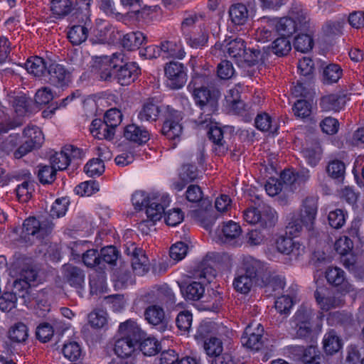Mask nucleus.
<instances>
[{
    "label": "nucleus",
    "instance_id": "1",
    "mask_svg": "<svg viewBox=\"0 0 364 364\" xmlns=\"http://www.w3.org/2000/svg\"><path fill=\"white\" fill-rule=\"evenodd\" d=\"M213 75L208 68H198L193 69L191 80L188 89L191 92L194 102L205 114L204 119L200 117L198 123L200 125L211 123V115L218 109V100L220 94L218 90L208 88L213 84Z\"/></svg>",
    "mask_w": 364,
    "mask_h": 364
},
{
    "label": "nucleus",
    "instance_id": "2",
    "mask_svg": "<svg viewBox=\"0 0 364 364\" xmlns=\"http://www.w3.org/2000/svg\"><path fill=\"white\" fill-rule=\"evenodd\" d=\"M118 332L119 338L114 343V353L117 357L129 358L139 349V343L144 338L145 333L133 320L122 323Z\"/></svg>",
    "mask_w": 364,
    "mask_h": 364
},
{
    "label": "nucleus",
    "instance_id": "3",
    "mask_svg": "<svg viewBox=\"0 0 364 364\" xmlns=\"http://www.w3.org/2000/svg\"><path fill=\"white\" fill-rule=\"evenodd\" d=\"M53 228V223L48 220L41 221L36 217H29L23 221L20 238L25 243L32 244L48 236Z\"/></svg>",
    "mask_w": 364,
    "mask_h": 364
},
{
    "label": "nucleus",
    "instance_id": "4",
    "mask_svg": "<svg viewBox=\"0 0 364 364\" xmlns=\"http://www.w3.org/2000/svg\"><path fill=\"white\" fill-rule=\"evenodd\" d=\"M114 80L122 86L128 85L138 77L140 68L135 62H129L125 55L121 52L117 53L115 58Z\"/></svg>",
    "mask_w": 364,
    "mask_h": 364
},
{
    "label": "nucleus",
    "instance_id": "5",
    "mask_svg": "<svg viewBox=\"0 0 364 364\" xmlns=\"http://www.w3.org/2000/svg\"><path fill=\"white\" fill-rule=\"evenodd\" d=\"M317 200L314 197L306 198L301 205L300 213L297 218L293 219L289 223L291 228H294L295 232H300L303 226L308 230L313 228L316 214Z\"/></svg>",
    "mask_w": 364,
    "mask_h": 364
},
{
    "label": "nucleus",
    "instance_id": "6",
    "mask_svg": "<svg viewBox=\"0 0 364 364\" xmlns=\"http://www.w3.org/2000/svg\"><path fill=\"white\" fill-rule=\"evenodd\" d=\"M24 142L14 151L16 159H21L33 149L39 148L44 141L42 131L36 125H28L23 132Z\"/></svg>",
    "mask_w": 364,
    "mask_h": 364
},
{
    "label": "nucleus",
    "instance_id": "7",
    "mask_svg": "<svg viewBox=\"0 0 364 364\" xmlns=\"http://www.w3.org/2000/svg\"><path fill=\"white\" fill-rule=\"evenodd\" d=\"M21 261L17 259L14 266L18 269L17 271L19 274V279L14 282V289L20 291L21 290L22 296L25 298L26 294H28V289L31 282L38 281V271L37 268L33 264L25 262L21 266Z\"/></svg>",
    "mask_w": 364,
    "mask_h": 364
},
{
    "label": "nucleus",
    "instance_id": "8",
    "mask_svg": "<svg viewBox=\"0 0 364 364\" xmlns=\"http://www.w3.org/2000/svg\"><path fill=\"white\" fill-rule=\"evenodd\" d=\"M117 53L111 56L102 55L94 57L91 65L92 73L102 81L112 82L114 80L115 60Z\"/></svg>",
    "mask_w": 364,
    "mask_h": 364
},
{
    "label": "nucleus",
    "instance_id": "9",
    "mask_svg": "<svg viewBox=\"0 0 364 364\" xmlns=\"http://www.w3.org/2000/svg\"><path fill=\"white\" fill-rule=\"evenodd\" d=\"M165 75L167 77V85L172 90L181 88L186 82V69L183 63L171 61L164 67Z\"/></svg>",
    "mask_w": 364,
    "mask_h": 364
},
{
    "label": "nucleus",
    "instance_id": "10",
    "mask_svg": "<svg viewBox=\"0 0 364 364\" xmlns=\"http://www.w3.org/2000/svg\"><path fill=\"white\" fill-rule=\"evenodd\" d=\"M242 269L254 278L255 282L267 281L269 277L271 269L263 262L251 256L243 257L242 263Z\"/></svg>",
    "mask_w": 364,
    "mask_h": 364
},
{
    "label": "nucleus",
    "instance_id": "11",
    "mask_svg": "<svg viewBox=\"0 0 364 364\" xmlns=\"http://www.w3.org/2000/svg\"><path fill=\"white\" fill-rule=\"evenodd\" d=\"M182 119L179 112L167 106L165 111V121L162 127V133L169 139H176L178 138L183 131V127L180 123Z\"/></svg>",
    "mask_w": 364,
    "mask_h": 364
},
{
    "label": "nucleus",
    "instance_id": "12",
    "mask_svg": "<svg viewBox=\"0 0 364 364\" xmlns=\"http://www.w3.org/2000/svg\"><path fill=\"white\" fill-rule=\"evenodd\" d=\"M256 12V4L254 1H248L245 3H235L232 4L228 10L231 21L235 24L242 26L245 24L250 17Z\"/></svg>",
    "mask_w": 364,
    "mask_h": 364
},
{
    "label": "nucleus",
    "instance_id": "13",
    "mask_svg": "<svg viewBox=\"0 0 364 364\" xmlns=\"http://www.w3.org/2000/svg\"><path fill=\"white\" fill-rule=\"evenodd\" d=\"M263 327L259 323L248 325L241 337L242 345L251 350H259L263 344Z\"/></svg>",
    "mask_w": 364,
    "mask_h": 364
},
{
    "label": "nucleus",
    "instance_id": "14",
    "mask_svg": "<svg viewBox=\"0 0 364 364\" xmlns=\"http://www.w3.org/2000/svg\"><path fill=\"white\" fill-rule=\"evenodd\" d=\"M46 80L56 87H64L71 81V74L63 65L51 63L48 65Z\"/></svg>",
    "mask_w": 364,
    "mask_h": 364
},
{
    "label": "nucleus",
    "instance_id": "15",
    "mask_svg": "<svg viewBox=\"0 0 364 364\" xmlns=\"http://www.w3.org/2000/svg\"><path fill=\"white\" fill-rule=\"evenodd\" d=\"M314 298L319 308L324 311L340 307L343 304V300L340 296L331 295L328 288L325 287L316 289Z\"/></svg>",
    "mask_w": 364,
    "mask_h": 364
},
{
    "label": "nucleus",
    "instance_id": "16",
    "mask_svg": "<svg viewBox=\"0 0 364 364\" xmlns=\"http://www.w3.org/2000/svg\"><path fill=\"white\" fill-rule=\"evenodd\" d=\"M327 282L334 287H338L341 294H346L353 290V286L346 279L345 272L337 267H329L326 271Z\"/></svg>",
    "mask_w": 364,
    "mask_h": 364
},
{
    "label": "nucleus",
    "instance_id": "17",
    "mask_svg": "<svg viewBox=\"0 0 364 364\" xmlns=\"http://www.w3.org/2000/svg\"><path fill=\"white\" fill-rule=\"evenodd\" d=\"M124 136L126 139L139 145L145 144L150 138L149 133L145 128L135 124L124 127Z\"/></svg>",
    "mask_w": 364,
    "mask_h": 364
},
{
    "label": "nucleus",
    "instance_id": "18",
    "mask_svg": "<svg viewBox=\"0 0 364 364\" xmlns=\"http://www.w3.org/2000/svg\"><path fill=\"white\" fill-rule=\"evenodd\" d=\"M63 274L65 280L70 286L81 288L84 284L85 274L83 271L77 267L70 264L63 265Z\"/></svg>",
    "mask_w": 364,
    "mask_h": 364
},
{
    "label": "nucleus",
    "instance_id": "19",
    "mask_svg": "<svg viewBox=\"0 0 364 364\" xmlns=\"http://www.w3.org/2000/svg\"><path fill=\"white\" fill-rule=\"evenodd\" d=\"M208 136L213 144V151L217 155L222 156L227 153L228 146L224 139L223 131L220 127L211 126L208 132Z\"/></svg>",
    "mask_w": 364,
    "mask_h": 364
},
{
    "label": "nucleus",
    "instance_id": "20",
    "mask_svg": "<svg viewBox=\"0 0 364 364\" xmlns=\"http://www.w3.org/2000/svg\"><path fill=\"white\" fill-rule=\"evenodd\" d=\"M161 112L160 106L154 103L153 100H149L143 104L137 117L141 122H156Z\"/></svg>",
    "mask_w": 364,
    "mask_h": 364
},
{
    "label": "nucleus",
    "instance_id": "21",
    "mask_svg": "<svg viewBox=\"0 0 364 364\" xmlns=\"http://www.w3.org/2000/svg\"><path fill=\"white\" fill-rule=\"evenodd\" d=\"M90 132L92 136L98 139L111 140L115 134L114 129L100 119H95L92 122Z\"/></svg>",
    "mask_w": 364,
    "mask_h": 364
},
{
    "label": "nucleus",
    "instance_id": "22",
    "mask_svg": "<svg viewBox=\"0 0 364 364\" xmlns=\"http://www.w3.org/2000/svg\"><path fill=\"white\" fill-rule=\"evenodd\" d=\"M322 149L319 143L314 142L309 146L304 147L301 154L307 164L315 167L321 161L322 156Z\"/></svg>",
    "mask_w": 364,
    "mask_h": 364
},
{
    "label": "nucleus",
    "instance_id": "23",
    "mask_svg": "<svg viewBox=\"0 0 364 364\" xmlns=\"http://www.w3.org/2000/svg\"><path fill=\"white\" fill-rule=\"evenodd\" d=\"M272 19L276 31L283 36H289L297 31V23L291 16Z\"/></svg>",
    "mask_w": 364,
    "mask_h": 364
},
{
    "label": "nucleus",
    "instance_id": "24",
    "mask_svg": "<svg viewBox=\"0 0 364 364\" xmlns=\"http://www.w3.org/2000/svg\"><path fill=\"white\" fill-rule=\"evenodd\" d=\"M345 104L344 97L334 94L323 97L320 102L322 109L326 112H338L344 107Z\"/></svg>",
    "mask_w": 364,
    "mask_h": 364
},
{
    "label": "nucleus",
    "instance_id": "25",
    "mask_svg": "<svg viewBox=\"0 0 364 364\" xmlns=\"http://www.w3.org/2000/svg\"><path fill=\"white\" fill-rule=\"evenodd\" d=\"M187 44L193 48H203L208 41V32L206 29L200 28L199 32L187 33L185 35Z\"/></svg>",
    "mask_w": 364,
    "mask_h": 364
},
{
    "label": "nucleus",
    "instance_id": "26",
    "mask_svg": "<svg viewBox=\"0 0 364 364\" xmlns=\"http://www.w3.org/2000/svg\"><path fill=\"white\" fill-rule=\"evenodd\" d=\"M146 37L141 31L130 32L124 35L122 46L128 50L138 49L145 41Z\"/></svg>",
    "mask_w": 364,
    "mask_h": 364
},
{
    "label": "nucleus",
    "instance_id": "27",
    "mask_svg": "<svg viewBox=\"0 0 364 364\" xmlns=\"http://www.w3.org/2000/svg\"><path fill=\"white\" fill-rule=\"evenodd\" d=\"M25 65L28 72L36 77H41L48 73V63L38 56L28 58Z\"/></svg>",
    "mask_w": 364,
    "mask_h": 364
},
{
    "label": "nucleus",
    "instance_id": "28",
    "mask_svg": "<svg viewBox=\"0 0 364 364\" xmlns=\"http://www.w3.org/2000/svg\"><path fill=\"white\" fill-rule=\"evenodd\" d=\"M242 232L241 227L232 220L224 223L218 236L224 242L237 238Z\"/></svg>",
    "mask_w": 364,
    "mask_h": 364
},
{
    "label": "nucleus",
    "instance_id": "29",
    "mask_svg": "<svg viewBox=\"0 0 364 364\" xmlns=\"http://www.w3.org/2000/svg\"><path fill=\"white\" fill-rule=\"evenodd\" d=\"M261 22L265 25L257 29L255 38L258 41L264 43L272 39L276 30L272 18L263 17L261 18Z\"/></svg>",
    "mask_w": 364,
    "mask_h": 364
},
{
    "label": "nucleus",
    "instance_id": "30",
    "mask_svg": "<svg viewBox=\"0 0 364 364\" xmlns=\"http://www.w3.org/2000/svg\"><path fill=\"white\" fill-rule=\"evenodd\" d=\"M323 349L327 354L333 355L340 350L342 347V341L336 334V333L331 330L326 333L323 339Z\"/></svg>",
    "mask_w": 364,
    "mask_h": 364
},
{
    "label": "nucleus",
    "instance_id": "31",
    "mask_svg": "<svg viewBox=\"0 0 364 364\" xmlns=\"http://www.w3.org/2000/svg\"><path fill=\"white\" fill-rule=\"evenodd\" d=\"M255 282H257L255 279L245 272L237 273L232 285L237 292L246 294L250 291Z\"/></svg>",
    "mask_w": 364,
    "mask_h": 364
},
{
    "label": "nucleus",
    "instance_id": "32",
    "mask_svg": "<svg viewBox=\"0 0 364 364\" xmlns=\"http://www.w3.org/2000/svg\"><path fill=\"white\" fill-rule=\"evenodd\" d=\"M297 321L296 336L299 338H305L311 332V326L309 320V314L306 310L299 309L295 315Z\"/></svg>",
    "mask_w": 364,
    "mask_h": 364
},
{
    "label": "nucleus",
    "instance_id": "33",
    "mask_svg": "<svg viewBox=\"0 0 364 364\" xmlns=\"http://www.w3.org/2000/svg\"><path fill=\"white\" fill-rule=\"evenodd\" d=\"M163 58H183L185 52L180 45L171 41L162 42L159 46Z\"/></svg>",
    "mask_w": 364,
    "mask_h": 364
},
{
    "label": "nucleus",
    "instance_id": "34",
    "mask_svg": "<svg viewBox=\"0 0 364 364\" xmlns=\"http://www.w3.org/2000/svg\"><path fill=\"white\" fill-rule=\"evenodd\" d=\"M8 101L14 112L19 116L25 115L29 111L31 100L25 95H9Z\"/></svg>",
    "mask_w": 364,
    "mask_h": 364
},
{
    "label": "nucleus",
    "instance_id": "35",
    "mask_svg": "<svg viewBox=\"0 0 364 364\" xmlns=\"http://www.w3.org/2000/svg\"><path fill=\"white\" fill-rule=\"evenodd\" d=\"M246 48L245 42L242 38H235L228 43L225 47V52L228 56L238 63V59L242 58Z\"/></svg>",
    "mask_w": 364,
    "mask_h": 364
},
{
    "label": "nucleus",
    "instance_id": "36",
    "mask_svg": "<svg viewBox=\"0 0 364 364\" xmlns=\"http://www.w3.org/2000/svg\"><path fill=\"white\" fill-rule=\"evenodd\" d=\"M131 260L133 271L136 274L142 276L148 272L149 261L143 250H138V253Z\"/></svg>",
    "mask_w": 364,
    "mask_h": 364
},
{
    "label": "nucleus",
    "instance_id": "37",
    "mask_svg": "<svg viewBox=\"0 0 364 364\" xmlns=\"http://www.w3.org/2000/svg\"><path fill=\"white\" fill-rule=\"evenodd\" d=\"M89 30L83 25H75L71 27L68 32V38L74 46H78L86 41Z\"/></svg>",
    "mask_w": 364,
    "mask_h": 364
},
{
    "label": "nucleus",
    "instance_id": "38",
    "mask_svg": "<svg viewBox=\"0 0 364 364\" xmlns=\"http://www.w3.org/2000/svg\"><path fill=\"white\" fill-rule=\"evenodd\" d=\"M28 336L27 326L18 322L12 326L9 331V338L14 343H23Z\"/></svg>",
    "mask_w": 364,
    "mask_h": 364
},
{
    "label": "nucleus",
    "instance_id": "39",
    "mask_svg": "<svg viewBox=\"0 0 364 364\" xmlns=\"http://www.w3.org/2000/svg\"><path fill=\"white\" fill-rule=\"evenodd\" d=\"M291 18L297 23V31H307L309 28V18L301 8L293 7L290 12Z\"/></svg>",
    "mask_w": 364,
    "mask_h": 364
},
{
    "label": "nucleus",
    "instance_id": "40",
    "mask_svg": "<svg viewBox=\"0 0 364 364\" xmlns=\"http://www.w3.org/2000/svg\"><path fill=\"white\" fill-rule=\"evenodd\" d=\"M57 170L49 165L38 166V178L42 184H51L56 178Z\"/></svg>",
    "mask_w": 364,
    "mask_h": 364
},
{
    "label": "nucleus",
    "instance_id": "41",
    "mask_svg": "<svg viewBox=\"0 0 364 364\" xmlns=\"http://www.w3.org/2000/svg\"><path fill=\"white\" fill-rule=\"evenodd\" d=\"M50 4V11L54 15L65 16L73 9L70 0H48Z\"/></svg>",
    "mask_w": 364,
    "mask_h": 364
},
{
    "label": "nucleus",
    "instance_id": "42",
    "mask_svg": "<svg viewBox=\"0 0 364 364\" xmlns=\"http://www.w3.org/2000/svg\"><path fill=\"white\" fill-rule=\"evenodd\" d=\"M5 291L0 296V309L2 311L9 312L13 309L16 308L18 298H23L21 294L17 295V291Z\"/></svg>",
    "mask_w": 364,
    "mask_h": 364
},
{
    "label": "nucleus",
    "instance_id": "43",
    "mask_svg": "<svg viewBox=\"0 0 364 364\" xmlns=\"http://www.w3.org/2000/svg\"><path fill=\"white\" fill-rule=\"evenodd\" d=\"M270 48L272 53L276 55L279 57L284 56L291 50V44L286 36H282L272 42Z\"/></svg>",
    "mask_w": 364,
    "mask_h": 364
},
{
    "label": "nucleus",
    "instance_id": "44",
    "mask_svg": "<svg viewBox=\"0 0 364 364\" xmlns=\"http://www.w3.org/2000/svg\"><path fill=\"white\" fill-rule=\"evenodd\" d=\"M343 75V70L337 64H329L323 69V80L328 84L337 82Z\"/></svg>",
    "mask_w": 364,
    "mask_h": 364
},
{
    "label": "nucleus",
    "instance_id": "45",
    "mask_svg": "<svg viewBox=\"0 0 364 364\" xmlns=\"http://www.w3.org/2000/svg\"><path fill=\"white\" fill-rule=\"evenodd\" d=\"M62 353L68 360L75 361L80 358L82 350L77 342L69 341L64 343Z\"/></svg>",
    "mask_w": 364,
    "mask_h": 364
},
{
    "label": "nucleus",
    "instance_id": "46",
    "mask_svg": "<svg viewBox=\"0 0 364 364\" xmlns=\"http://www.w3.org/2000/svg\"><path fill=\"white\" fill-rule=\"evenodd\" d=\"M181 291L186 299L197 301L203 295L205 289L200 282H193L187 285Z\"/></svg>",
    "mask_w": 364,
    "mask_h": 364
},
{
    "label": "nucleus",
    "instance_id": "47",
    "mask_svg": "<svg viewBox=\"0 0 364 364\" xmlns=\"http://www.w3.org/2000/svg\"><path fill=\"white\" fill-rule=\"evenodd\" d=\"M139 348L144 355L151 356L161 350V345L154 338H144L139 343Z\"/></svg>",
    "mask_w": 364,
    "mask_h": 364
},
{
    "label": "nucleus",
    "instance_id": "48",
    "mask_svg": "<svg viewBox=\"0 0 364 364\" xmlns=\"http://www.w3.org/2000/svg\"><path fill=\"white\" fill-rule=\"evenodd\" d=\"M146 321L153 325L161 323L164 318V309L157 305L149 306L144 312Z\"/></svg>",
    "mask_w": 364,
    "mask_h": 364
},
{
    "label": "nucleus",
    "instance_id": "49",
    "mask_svg": "<svg viewBox=\"0 0 364 364\" xmlns=\"http://www.w3.org/2000/svg\"><path fill=\"white\" fill-rule=\"evenodd\" d=\"M262 58V53L257 49H249L245 48V53L242 55V58L238 59V65L245 66H252L257 63Z\"/></svg>",
    "mask_w": 364,
    "mask_h": 364
},
{
    "label": "nucleus",
    "instance_id": "50",
    "mask_svg": "<svg viewBox=\"0 0 364 364\" xmlns=\"http://www.w3.org/2000/svg\"><path fill=\"white\" fill-rule=\"evenodd\" d=\"M203 348L208 356L215 357L223 350L222 341L216 337H210L203 342Z\"/></svg>",
    "mask_w": 364,
    "mask_h": 364
},
{
    "label": "nucleus",
    "instance_id": "51",
    "mask_svg": "<svg viewBox=\"0 0 364 364\" xmlns=\"http://www.w3.org/2000/svg\"><path fill=\"white\" fill-rule=\"evenodd\" d=\"M259 223L263 228L273 227L277 221L276 211L269 206H264L260 211Z\"/></svg>",
    "mask_w": 364,
    "mask_h": 364
},
{
    "label": "nucleus",
    "instance_id": "52",
    "mask_svg": "<svg viewBox=\"0 0 364 364\" xmlns=\"http://www.w3.org/2000/svg\"><path fill=\"white\" fill-rule=\"evenodd\" d=\"M256 127L262 132L274 133L277 127L272 124V117L266 112L258 114L255 120Z\"/></svg>",
    "mask_w": 364,
    "mask_h": 364
},
{
    "label": "nucleus",
    "instance_id": "53",
    "mask_svg": "<svg viewBox=\"0 0 364 364\" xmlns=\"http://www.w3.org/2000/svg\"><path fill=\"white\" fill-rule=\"evenodd\" d=\"M294 46L297 51L307 53L313 48L314 40L309 34L300 33L295 38Z\"/></svg>",
    "mask_w": 364,
    "mask_h": 364
},
{
    "label": "nucleus",
    "instance_id": "54",
    "mask_svg": "<svg viewBox=\"0 0 364 364\" xmlns=\"http://www.w3.org/2000/svg\"><path fill=\"white\" fill-rule=\"evenodd\" d=\"M146 213L147 218L156 223L162 218V215L164 213V207L158 202L156 198H152L146 207Z\"/></svg>",
    "mask_w": 364,
    "mask_h": 364
},
{
    "label": "nucleus",
    "instance_id": "55",
    "mask_svg": "<svg viewBox=\"0 0 364 364\" xmlns=\"http://www.w3.org/2000/svg\"><path fill=\"white\" fill-rule=\"evenodd\" d=\"M33 191V184L29 181H24L17 186L16 194L18 200L21 203H26L30 200Z\"/></svg>",
    "mask_w": 364,
    "mask_h": 364
},
{
    "label": "nucleus",
    "instance_id": "56",
    "mask_svg": "<svg viewBox=\"0 0 364 364\" xmlns=\"http://www.w3.org/2000/svg\"><path fill=\"white\" fill-rule=\"evenodd\" d=\"M50 163L57 171L65 170L70 163V159L63 149L60 152H55L50 157Z\"/></svg>",
    "mask_w": 364,
    "mask_h": 364
},
{
    "label": "nucleus",
    "instance_id": "57",
    "mask_svg": "<svg viewBox=\"0 0 364 364\" xmlns=\"http://www.w3.org/2000/svg\"><path fill=\"white\" fill-rule=\"evenodd\" d=\"M228 105L235 113H239L242 109L243 102L240 100V92L237 88L230 90L225 97Z\"/></svg>",
    "mask_w": 364,
    "mask_h": 364
},
{
    "label": "nucleus",
    "instance_id": "58",
    "mask_svg": "<svg viewBox=\"0 0 364 364\" xmlns=\"http://www.w3.org/2000/svg\"><path fill=\"white\" fill-rule=\"evenodd\" d=\"M326 171L331 178H343L346 172V165L342 161L335 159L329 161Z\"/></svg>",
    "mask_w": 364,
    "mask_h": 364
},
{
    "label": "nucleus",
    "instance_id": "59",
    "mask_svg": "<svg viewBox=\"0 0 364 364\" xmlns=\"http://www.w3.org/2000/svg\"><path fill=\"white\" fill-rule=\"evenodd\" d=\"M100 255V263L114 264L119 257V252L114 246H107L99 252Z\"/></svg>",
    "mask_w": 364,
    "mask_h": 364
},
{
    "label": "nucleus",
    "instance_id": "60",
    "mask_svg": "<svg viewBox=\"0 0 364 364\" xmlns=\"http://www.w3.org/2000/svg\"><path fill=\"white\" fill-rule=\"evenodd\" d=\"M346 213L341 209L330 211L328 215V223L334 229L342 228L346 223Z\"/></svg>",
    "mask_w": 364,
    "mask_h": 364
},
{
    "label": "nucleus",
    "instance_id": "61",
    "mask_svg": "<svg viewBox=\"0 0 364 364\" xmlns=\"http://www.w3.org/2000/svg\"><path fill=\"white\" fill-rule=\"evenodd\" d=\"M82 262L87 267L93 268L101 264L100 255L97 249H90L82 255Z\"/></svg>",
    "mask_w": 364,
    "mask_h": 364
},
{
    "label": "nucleus",
    "instance_id": "62",
    "mask_svg": "<svg viewBox=\"0 0 364 364\" xmlns=\"http://www.w3.org/2000/svg\"><path fill=\"white\" fill-rule=\"evenodd\" d=\"M292 109L296 117L304 119L311 115V105L306 100H299L294 103Z\"/></svg>",
    "mask_w": 364,
    "mask_h": 364
},
{
    "label": "nucleus",
    "instance_id": "63",
    "mask_svg": "<svg viewBox=\"0 0 364 364\" xmlns=\"http://www.w3.org/2000/svg\"><path fill=\"white\" fill-rule=\"evenodd\" d=\"M99 190L98 184L94 181H85L75 188V192L76 194L81 196H90Z\"/></svg>",
    "mask_w": 364,
    "mask_h": 364
},
{
    "label": "nucleus",
    "instance_id": "64",
    "mask_svg": "<svg viewBox=\"0 0 364 364\" xmlns=\"http://www.w3.org/2000/svg\"><path fill=\"white\" fill-rule=\"evenodd\" d=\"M104 163L101 159H92L84 167L85 172L91 177L100 176L104 171Z\"/></svg>",
    "mask_w": 364,
    "mask_h": 364
}]
</instances>
